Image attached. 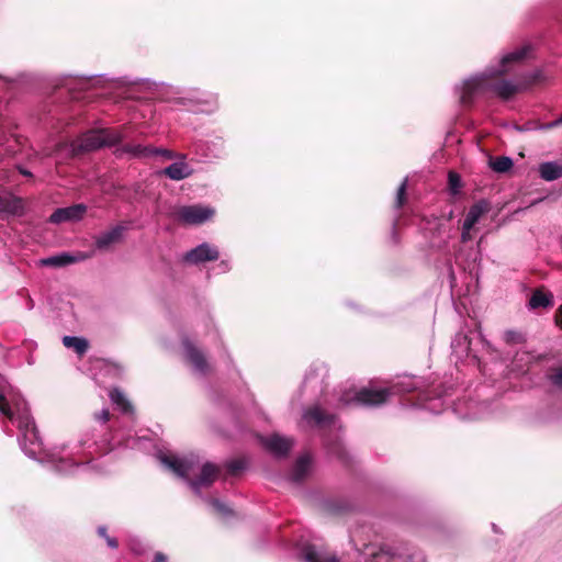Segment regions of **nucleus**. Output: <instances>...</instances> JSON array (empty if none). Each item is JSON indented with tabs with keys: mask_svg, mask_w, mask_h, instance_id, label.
<instances>
[{
	"mask_svg": "<svg viewBox=\"0 0 562 562\" xmlns=\"http://www.w3.org/2000/svg\"><path fill=\"white\" fill-rule=\"evenodd\" d=\"M530 50L528 45L502 56L496 68H490L483 74L471 77L458 87L460 102L470 105L475 100L488 94H495L502 99H508L517 92L526 89L531 83L540 80V71L519 76L515 81L498 79L499 76L514 70L527 56Z\"/></svg>",
	"mask_w": 562,
	"mask_h": 562,
	"instance_id": "obj_1",
	"label": "nucleus"
},
{
	"mask_svg": "<svg viewBox=\"0 0 562 562\" xmlns=\"http://www.w3.org/2000/svg\"><path fill=\"white\" fill-rule=\"evenodd\" d=\"M158 458L166 469L186 480L196 494L201 488L210 486L220 474L217 465L211 462L201 464L199 457L194 453L183 457L159 454Z\"/></svg>",
	"mask_w": 562,
	"mask_h": 562,
	"instance_id": "obj_2",
	"label": "nucleus"
},
{
	"mask_svg": "<svg viewBox=\"0 0 562 562\" xmlns=\"http://www.w3.org/2000/svg\"><path fill=\"white\" fill-rule=\"evenodd\" d=\"M417 387V383L412 378H404L390 389H370L362 387L359 391L353 389L345 390L339 397L341 405H366L378 406L386 402L391 394L412 392Z\"/></svg>",
	"mask_w": 562,
	"mask_h": 562,
	"instance_id": "obj_3",
	"label": "nucleus"
},
{
	"mask_svg": "<svg viewBox=\"0 0 562 562\" xmlns=\"http://www.w3.org/2000/svg\"><path fill=\"white\" fill-rule=\"evenodd\" d=\"M122 136L119 132L112 130L90 131L80 138L70 143L58 144L56 151H67L69 157L80 155L82 153L95 150L103 146H112L120 143Z\"/></svg>",
	"mask_w": 562,
	"mask_h": 562,
	"instance_id": "obj_4",
	"label": "nucleus"
},
{
	"mask_svg": "<svg viewBox=\"0 0 562 562\" xmlns=\"http://www.w3.org/2000/svg\"><path fill=\"white\" fill-rule=\"evenodd\" d=\"M214 209L203 205L182 206L177 211V218L188 225H200L211 220Z\"/></svg>",
	"mask_w": 562,
	"mask_h": 562,
	"instance_id": "obj_5",
	"label": "nucleus"
},
{
	"mask_svg": "<svg viewBox=\"0 0 562 562\" xmlns=\"http://www.w3.org/2000/svg\"><path fill=\"white\" fill-rule=\"evenodd\" d=\"M126 229L125 225L119 224L94 236L95 248L100 251L111 250L114 245L122 241Z\"/></svg>",
	"mask_w": 562,
	"mask_h": 562,
	"instance_id": "obj_6",
	"label": "nucleus"
},
{
	"mask_svg": "<svg viewBox=\"0 0 562 562\" xmlns=\"http://www.w3.org/2000/svg\"><path fill=\"white\" fill-rule=\"evenodd\" d=\"M218 250L215 246L203 243L183 256V261L190 265H199L206 261H214L218 258Z\"/></svg>",
	"mask_w": 562,
	"mask_h": 562,
	"instance_id": "obj_7",
	"label": "nucleus"
},
{
	"mask_svg": "<svg viewBox=\"0 0 562 562\" xmlns=\"http://www.w3.org/2000/svg\"><path fill=\"white\" fill-rule=\"evenodd\" d=\"M120 155L127 154L132 157L147 158L153 156H161L166 159L172 158V153L164 148H155L149 146L138 145H124L119 149Z\"/></svg>",
	"mask_w": 562,
	"mask_h": 562,
	"instance_id": "obj_8",
	"label": "nucleus"
},
{
	"mask_svg": "<svg viewBox=\"0 0 562 562\" xmlns=\"http://www.w3.org/2000/svg\"><path fill=\"white\" fill-rule=\"evenodd\" d=\"M87 207L83 204H75L68 207L57 209L49 217L55 224L64 222L79 221L86 213Z\"/></svg>",
	"mask_w": 562,
	"mask_h": 562,
	"instance_id": "obj_9",
	"label": "nucleus"
},
{
	"mask_svg": "<svg viewBox=\"0 0 562 562\" xmlns=\"http://www.w3.org/2000/svg\"><path fill=\"white\" fill-rule=\"evenodd\" d=\"M265 448L277 457L285 456L293 446V440L280 435H271L262 439Z\"/></svg>",
	"mask_w": 562,
	"mask_h": 562,
	"instance_id": "obj_10",
	"label": "nucleus"
},
{
	"mask_svg": "<svg viewBox=\"0 0 562 562\" xmlns=\"http://www.w3.org/2000/svg\"><path fill=\"white\" fill-rule=\"evenodd\" d=\"M184 357L191 363L193 370L199 374H205L209 364L203 353L196 349L189 340L183 341Z\"/></svg>",
	"mask_w": 562,
	"mask_h": 562,
	"instance_id": "obj_11",
	"label": "nucleus"
},
{
	"mask_svg": "<svg viewBox=\"0 0 562 562\" xmlns=\"http://www.w3.org/2000/svg\"><path fill=\"white\" fill-rule=\"evenodd\" d=\"M23 212V202L12 194L0 195V220L9 216L21 215Z\"/></svg>",
	"mask_w": 562,
	"mask_h": 562,
	"instance_id": "obj_12",
	"label": "nucleus"
},
{
	"mask_svg": "<svg viewBox=\"0 0 562 562\" xmlns=\"http://www.w3.org/2000/svg\"><path fill=\"white\" fill-rule=\"evenodd\" d=\"M92 255H93L92 252L91 254L78 252L76 256H72L70 254L63 252V254H59L56 256H52V257L42 259L41 265L49 266V267H64V266L75 263L78 261H83L88 258H91Z\"/></svg>",
	"mask_w": 562,
	"mask_h": 562,
	"instance_id": "obj_13",
	"label": "nucleus"
},
{
	"mask_svg": "<svg viewBox=\"0 0 562 562\" xmlns=\"http://www.w3.org/2000/svg\"><path fill=\"white\" fill-rule=\"evenodd\" d=\"M161 173L171 180H182L191 176L192 168L184 161H177L165 168Z\"/></svg>",
	"mask_w": 562,
	"mask_h": 562,
	"instance_id": "obj_14",
	"label": "nucleus"
},
{
	"mask_svg": "<svg viewBox=\"0 0 562 562\" xmlns=\"http://www.w3.org/2000/svg\"><path fill=\"white\" fill-rule=\"evenodd\" d=\"M331 416L322 412L318 406L306 409L303 414V422L308 426H323L330 423Z\"/></svg>",
	"mask_w": 562,
	"mask_h": 562,
	"instance_id": "obj_15",
	"label": "nucleus"
},
{
	"mask_svg": "<svg viewBox=\"0 0 562 562\" xmlns=\"http://www.w3.org/2000/svg\"><path fill=\"white\" fill-rule=\"evenodd\" d=\"M540 178L546 181H554L562 177V164L558 161H547L539 165Z\"/></svg>",
	"mask_w": 562,
	"mask_h": 562,
	"instance_id": "obj_16",
	"label": "nucleus"
},
{
	"mask_svg": "<svg viewBox=\"0 0 562 562\" xmlns=\"http://www.w3.org/2000/svg\"><path fill=\"white\" fill-rule=\"evenodd\" d=\"M303 555L306 562H338L335 557L317 549L315 546H306L303 549Z\"/></svg>",
	"mask_w": 562,
	"mask_h": 562,
	"instance_id": "obj_17",
	"label": "nucleus"
},
{
	"mask_svg": "<svg viewBox=\"0 0 562 562\" xmlns=\"http://www.w3.org/2000/svg\"><path fill=\"white\" fill-rule=\"evenodd\" d=\"M488 210V205L485 202H479L472 205L467 213L463 224H465V228H473L474 225L479 222L481 216L486 213Z\"/></svg>",
	"mask_w": 562,
	"mask_h": 562,
	"instance_id": "obj_18",
	"label": "nucleus"
},
{
	"mask_svg": "<svg viewBox=\"0 0 562 562\" xmlns=\"http://www.w3.org/2000/svg\"><path fill=\"white\" fill-rule=\"evenodd\" d=\"M311 458L307 454L300 457L292 470L291 480L294 482L301 481L308 472Z\"/></svg>",
	"mask_w": 562,
	"mask_h": 562,
	"instance_id": "obj_19",
	"label": "nucleus"
},
{
	"mask_svg": "<svg viewBox=\"0 0 562 562\" xmlns=\"http://www.w3.org/2000/svg\"><path fill=\"white\" fill-rule=\"evenodd\" d=\"M553 305V296L550 293L536 291L530 297L529 306L531 308L550 307Z\"/></svg>",
	"mask_w": 562,
	"mask_h": 562,
	"instance_id": "obj_20",
	"label": "nucleus"
},
{
	"mask_svg": "<svg viewBox=\"0 0 562 562\" xmlns=\"http://www.w3.org/2000/svg\"><path fill=\"white\" fill-rule=\"evenodd\" d=\"M63 344L69 349H74L79 356L83 355L88 350V341L81 337L65 336Z\"/></svg>",
	"mask_w": 562,
	"mask_h": 562,
	"instance_id": "obj_21",
	"label": "nucleus"
},
{
	"mask_svg": "<svg viewBox=\"0 0 562 562\" xmlns=\"http://www.w3.org/2000/svg\"><path fill=\"white\" fill-rule=\"evenodd\" d=\"M109 396L112 403L123 413H130L132 411L130 402L119 389L111 390Z\"/></svg>",
	"mask_w": 562,
	"mask_h": 562,
	"instance_id": "obj_22",
	"label": "nucleus"
},
{
	"mask_svg": "<svg viewBox=\"0 0 562 562\" xmlns=\"http://www.w3.org/2000/svg\"><path fill=\"white\" fill-rule=\"evenodd\" d=\"M451 347L460 357L469 353L470 341L467 335L458 334L451 342Z\"/></svg>",
	"mask_w": 562,
	"mask_h": 562,
	"instance_id": "obj_23",
	"label": "nucleus"
},
{
	"mask_svg": "<svg viewBox=\"0 0 562 562\" xmlns=\"http://www.w3.org/2000/svg\"><path fill=\"white\" fill-rule=\"evenodd\" d=\"M514 162L513 159L507 156L496 157L490 161L491 168L498 173L507 172L512 169Z\"/></svg>",
	"mask_w": 562,
	"mask_h": 562,
	"instance_id": "obj_24",
	"label": "nucleus"
},
{
	"mask_svg": "<svg viewBox=\"0 0 562 562\" xmlns=\"http://www.w3.org/2000/svg\"><path fill=\"white\" fill-rule=\"evenodd\" d=\"M50 463L54 464L55 469L59 472H68V469L75 465H78L77 463L72 462L70 459L66 457H59L55 453H52L49 456Z\"/></svg>",
	"mask_w": 562,
	"mask_h": 562,
	"instance_id": "obj_25",
	"label": "nucleus"
},
{
	"mask_svg": "<svg viewBox=\"0 0 562 562\" xmlns=\"http://www.w3.org/2000/svg\"><path fill=\"white\" fill-rule=\"evenodd\" d=\"M211 505L214 507V509H215L218 514H221V515H223V516H227V515L232 514L231 508H229L226 504L222 503V502H221V501H218V499H212V501H211Z\"/></svg>",
	"mask_w": 562,
	"mask_h": 562,
	"instance_id": "obj_26",
	"label": "nucleus"
},
{
	"mask_svg": "<svg viewBox=\"0 0 562 562\" xmlns=\"http://www.w3.org/2000/svg\"><path fill=\"white\" fill-rule=\"evenodd\" d=\"M549 380L552 385L562 389V367L555 369L549 374Z\"/></svg>",
	"mask_w": 562,
	"mask_h": 562,
	"instance_id": "obj_27",
	"label": "nucleus"
},
{
	"mask_svg": "<svg viewBox=\"0 0 562 562\" xmlns=\"http://www.w3.org/2000/svg\"><path fill=\"white\" fill-rule=\"evenodd\" d=\"M406 183H407V180L405 179L397 190V196H396V206L397 207H401L403 205L404 195H405V191H406Z\"/></svg>",
	"mask_w": 562,
	"mask_h": 562,
	"instance_id": "obj_28",
	"label": "nucleus"
},
{
	"mask_svg": "<svg viewBox=\"0 0 562 562\" xmlns=\"http://www.w3.org/2000/svg\"><path fill=\"white\" fill-rule=\"evenodd\" d=\"M560 125H562V115L559 119H557V120H554L552 122H549V123L540 125L539 130L547 131V130H551V128L558 127Z\"/></svg>",
	"mask_w": 562,
	"mask_h": 562,
	"instance_id": "obj_29",
	"label": "nucleus"
},
{
	"mask_svg": "<svg viewBox=\"0 0 562 562\" xmlns=\"http://www.w3.org/2000/svg\"><path fill=\"white\" fill-rule=\"evenodd\" d=\"M95 418L102 423H105L109 420L110 418V413L108 409H102L97 416Z\"/></svg>",
	"mask_w": 562,
	"mask_h": 562,
	"instance_id": "obj_30",
	"label": "nucleus"
},
{
	"mask_svg": "<svg viewBox=\"0 0 562 562\" xmlns=\"http://www.w3.org/2000/svg\"><path fill=\"white\" fill-rule=\"evenodd\" d=\"M471 229L472 228H465V224L462 225V235H461V237H462L463 241H468V240L471 239V234H470Z\"/></svg>",
	"mask_w": 562,
	"mask_h": 562,
	"instance_id": "obj_31",
	"label": "nucleus"
},
{
	"mask_svg": "<svg viewBox=\"0 0 562 562\" xmlns=\"http://www.w3.org/2000/svg\"><path fill=\"white\" fill-rule=\"evenodd\" d=\"M105 540H106L108 546H109L110 548H113V549L117 548V541H116L114 538L106 537V539H105Z\"/></svg>",
	"mask_w": 562,
	"mask_h": 562,
	"instance_id": "obj_32",
	"label": "nucleus"
},
{
	"mask_svg": "<svg viewBox=\"0 0 562 562\" xmlns=\"http://www.w3.org/2000/svg\"><path fill=\"white\" fill-rule=\"evenodd\" d=\"M154 562H168V561H167L166 555H164L162 553L158 552V553L155 554Z\"/></svg>",
	"mask_w": 562,
	"mask_h": 562,
	"instance_id": "obj_33",
	"label": "nucleus"
},
{
	"mask_svg": "<svg viewBox=\"0 0 562 562\" xmlns=\"http://www.w3.org/2000/svg\"><path fill=\"white\" fill-rule=\"evenodd\" d=\"M450 184L456 187L459 182V178L454 173H449Z\"/></svg>",
	"mask_w": 562,
	"mask_h": 562,
	"instance_id": "obj_34",
	"label": "nucleus"
},
{
	"mask_svg": "<svg viewBox=\"0 0 562 562\" xmlns=\"http://www.w3.org/2000/svg\"><path fill=\"white\" fill-rule=\"evenodd\" d=\"M557 322H558L559 326L562 328V305L558 310Z\"/></svg>",
	"mask_w": 562,
	"mask_h": 562,
	"instance_id": "obj_35",
	"label": "nucleus"
},
{
	"mask_svg": "<svg viewBox=\"0 0 562 562\" xmlns=\"http://www.w3.org/2000/svg\"><path fill=\"white\" fill-rule=\"evenodd\" d=\"M98 533L101 536V537H104L106 539V529L105 527H99L98 528Z\"/></svg>",
	"mask_w": 562,
	"mask_h": 562,
	"instance_id": "obj_36",
	"label": "nucleus"
},
{
	"mask_svg": "<svg viewBox=\"0 0 562 562\" xmlns=\"http://www.w3.org/2000/svg\"><path fill=\"white\" fill-rule=\"evenodd\" d=\"M239 469H240V467H239V465H237V464H232V471H237V470H239Z\"/></svg>",
	"mask_w": 562,
	"mask_h": 562,
	"instance_id": "obj_37",
	"label": "nucleus"
},
{
	"mask_svg": "<svg viewBox=\"0 0 562 562\" xmlns=\"http://www.w3.org/2000/svg\"><path fill=\"white\" fill-rule=\"evenodd\" d=\"M221 266L223 267V269H226V263H225V261H222Z\"/></svg>",
	"mask_w": 562,
	"mask_h": 562,
	"instance_id": "obj_38",
	"label": "nucleus"
},
{
	"mask_svg": "<svg viewBox=\"0 0 562 562\" xmlns=\"http://www.w3.org/2000/svg\"><path fill=\"white\" fill-rule=\"evenodd\" d=\"M23 175L30 176L31 173L29 171H22Z\"/></svg>",
	"mask_w": 562,
	"mask_h": 562,
	"instance_id": "obj_39",
	"label": "nucleus"
}]
</instances>
